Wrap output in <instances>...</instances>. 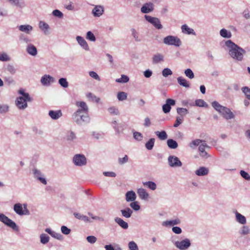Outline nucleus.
I'll return each mask as SVG.
<instances>
[{"label": "nucleus", "mask_w": 250, "mask_h": 250, "mask_svg": "<svg viewBox=\"0 0 250 250\" xmlns=\"http://www.w3.org/2000/svg\"><path fill=\"white\" fill-rule=\"evenodd\" d=\"M128 157L127 156V155H125L123 158H119L118 159V162L120 165H123L126 163L128 161Z\"/></svg>", "instance_id": "13d9d810"}, {"label": "nucleus", "mask_w": 250, "mask_h": 250, "mask_svg": "<svg viewBox=\"0 0 250 250\" xmlns=\"http://www.w3.org/2000/svg\"><path fill=\"white\" fill-rule=\"evenodd\" d=\"M164 42L166 44L179 46L181 44V42L177 37L168 36L164 39Z\"/></svg>", "instance_id": "20e7f679"}, {"label": "nucleus", "mask_w": 250, "mask_h": 250, "mask_svg": "<svg viewBox=\"0 0 250 250\" xmlns=\"http://www.w3.org/2000/svg\"><path fill=\"white\" fill-rule=\"evenodd\" d=\"M19 30L26 33H29L32 30V27L29 25H22L20 26Z\"/></svg>", "instance_id": "a878e982"}, {"label": "nucleus", "mask_w": 250, "mask_h": 250, "mask_svg": "<svg viewBox=\"0 0 250 250\" xmlns=\"http://www.w3.org/2000/svg\"><path fill=\"white\" fill-rule=\"evenodd\" d=\"M108 111L112 115H118L119 113V110L118 108H116L115 107H111L108 109Z\"/></svg>", "instance_id": "09e8293b"}, {"label": "nucleus", "mask_w": 250, "mask_h": 250, "mask_svg": "<svg viewBox=\"0 0 250 250\" xmlns=\"http://www.w3.org/2000/svg\"><path fill=\"white\" fill-rule=\"evenodd\" d=\"M104 9L102 6L96 5L92 10V13L95 17H100L104 12Z\"/></svg>", "instance_id": "f8f14e48"}, {"label": "nucleus", "mask_w": 250, "mask_h": 250, "mask_svg": "<svg viewBox=\"0 0 250 250\" xmlns=\"http://www.w3.org/2000/svg\"><path fill=\"white\" fill-rule=\"evenodd\" d=\"M155 134L161 140H165L167 138V135L165 131H162L161 132L157 131L155 132Z\"/></svg>", "instance_id": "c85d7f7f"}, {"label": "nucleus", "mask_w": 250, "mask_h": 250, "mask_svg": "<svg viewBox=\"0 0 250 250\" xmlns=\"http://www.w3.org/2000/svg\"><path fill=\"white\" fill-rule=\"evenodd\" d=\"M175 104V100L171 99H167L166 100V104L163 105L162 109L163 112L165 113H167L169 112L171 109V105H174Z\"/></svg>", "instance_id": "6e6552de"}, {"label": "nucleus", "mask_w": 250, "mask_h": 250, "mask_svg": "<svg viewBox=\"0 0 250 250\" xmlns=\"http://www.w3.org/2000/svg\"><path fill=\"white\" fill-rule=\"evenodd\" d=\"M19 93L22 96L19 97L17 99L16 104L19 109H23L27 106V102H31L32 99L28 93L24 92L22 90L19 91Z\"/></svg>", "instance_id": "7ed1b4c3"}, {"label": "nucleus", "mask_w": 250, "mask_h": 250, "mask_svg": "<svg viewBox=\"0 0 250 250\" xmlns=\"http://www.w3.org/2000/svg\"><path fill=\"white\" fill-rule=\"evenodd\" d=\"M39 27L41 30L44 31L45 34H46L49 28V26L47 23L43 21H40L39 23Z\"/></svg>", "instance_id": "e433bc0d"}, {"label": "nucleus", "mask_w": 250, "mask_h": 250, "mask_svg": "<svg viewBox=\"0 0 250 250\" xmlns=\"http://www.w3.org/2000/svg\"><path fill=\"white\" fill-rule=\"evenodd\" d=\"M177 112L181 116H183L188 113V110L184 108H178L177 109Z\"/></svg>", "instance_id": "de8ad7c7"}, {"label": "nucleus", "mask_w": 250, "mask_h": 250, "mask_svg": "<svg viewBox=\"0 0 250 250\" xmlns=\"http://www.w3.org/2000/svg\"><path fill=\"white\" fill-rule=\"evenodd\" d=\"M181 29L182 30V32L184 34H188V35L189 34L195 35V32H194L193 29L190 28L186 24L183 25L181 27Z\"/></svg>", "instance_id": "412c9836"}, {"label": "nucleus", "mask_w": 250, "mask_h": 250, "mask_svg": "<svg viewBox=\"0 0 250 250\" xmlns=\"http://www.w3.org/2000/svg\"><path fill=\"white\" fill-rule=\"evenodd\" d=\"M220 35L223 38H229L231 36V34L230 31H228L225 29H222L220 32Z\"/></svg>", "instance_id": "72a5a7b5"}, {"label": "nucleus", "mask_w": 250, "mask_h": 250, "mask_svg": "<svg viewBox=\"0 0 250 250\" xmlns=\"http://www.w3.org/2000/svg\"><path fill=\"white\" fill-rule=\"evenodd\" d=\"M54 81L53 78L49 75H44L41 79V82L43 85L49 84Z\"/></svg>", "instance_id": "f3484780"}, {"label": "nucleus", "mask_w": 250, "mask_h": 250, "mask_svg": "<svg viewBox=\"0 0 250 250\" xmlns=\"http://www.w3.org/2000/svg\"><path fill=\"white\" fill-rule=\"evenodd\" d=\"M177 81L178 83L185 87H189V83L183 77H179L177 78Z\"/></svg>", "instance_id": "5701e85b"}, {"label": "nucleus", "mask_w": 250, "mask_h": 250, "mask_svg": "<svg viewBox=\"0 0 250 250\" xmlns=\"http://www.w3.org/2000/svg\"><path fill=\"white\" fill-rule=\"evenodd\" d=\"M155 142L154 138H151L147 142L146 144V147L148 150H151L154 146Z\"/></svg>", "instance_id": "c9c22d12"}, {"label": "nucleus", "mask_w": 250, "mask_h": 250, "mask_svg": "<svg viewBox=\"0 0 250 250\" xmlns=\"http://www.w3.org/2000/svg\"><path fill=\"white\" fill-rule=\"evenodd\" d=\"M143 13H148L153 10V4L151 2L146 3L141 8Z\"/></svg>", "instance_id": "9b49d317"}, {"label": "nucleus", "mask_w": 250, "mask_h": 250, "mask_svg": "<svg viewBox=\"0 0 250 250\" xmlns=\"http://www.w3.org/2000/svg\"><path fill=\"white\" fill-rule=\"evenodd\" d=\"M9 107L7 105H0V113H4L8 110Z\"/></svg>", "instance_id": "0e129e2a"}, {"label": "nucleus", "mask_w": 250, "mask_h": 250, "mask_svg": "<svg viewBox=\"0 0 250 250\" xmlns=\"http://www.w3.org/2000/svg\"><path fill=\"white\" fill-rule=\"evenodd\" d=\"M27 51L29 54L32 56H35L37 53L36 47L32 44H29L28 45L27 47Z\"/></svg>", "instance_id": "b1692460"}, {"label": "nucleus", "mask_w": 250, "mask_h": 250, "mask_svg": "<svg viewBox=\"0 0 250 250\" xmlns=\"http://www.w3.org/2000/svg\"><path fill=\"white\" fill-rule=\"evenodd\" d=\"M196 105L200 107H204L207 105L206 102L203 100L198 99L195 101Z\"/></svg>", "instance_id": "a18cd8bd"}, {"label": "nucleus", "mask_w": 250, "mask_h": 250, "mask_svg": "<svg viewBox=\"0 0 250 250\" xmlns=\"http://www.w3.org/2000/svg\"><path fill=\"white\" fill-rule=\"evenodd\" d=\"M212 106L218 112L221 113L225 106L220 104L217 102L214 101L212 103Z\"/></svg>", "instance_id": "bb28decb"}, {"label": "nucleus", "mask_w": 250, "mask_h": 250, "mask_svg": "<svg viewBox=\"0 0 250 250\" xmlns=\"http://www.w3.org/2000/svg\"><path fill=\"white\" fill-rule=\"evenodd\" d=\"M128 81V77L125 75H122L121 78L116 80V82L118 83H126Z\"/></svg>", "instance_id": "c03bdc74"}, {"label": "nucleus", "mask_w": 250, "mask_h": 250, "mask_svg": "<svg viewBox=\"0 0 250 250\" xmlns=\"http://www.w3.org/2000/svg\"><path fill=\"white\" fill-rule=\"evenodd\" d=\"M5 224L13 229H18L16 223L9 218Z\"/></svg>", "instance_id": "ea45409f"}, {"label": "nucleus", "mask_w": 250, "mask_h": 250, "mask_svg": "<svg viewBox=\"0 0 250 250\" xmlns=\"http://www.w3.org/2000/svg\"><path fill=\"white\" fill-rule=\"evenodd\" d=\"M77 41H78L79 44L83 47L84 49L88 50V45L86 42L84 40V39L80 36H78L77 37Z\"/></svg>", "instance_id": "6ab92c4d"}, {"label": "nucleus", "mask_w": 250, "mask_h": 250, "mask_svg": "<svg viewBox=\"0 0 250 250\" xmlns=\"http://www.w3.org/2000/svg\"><path fill=\"white\" fill-rule=\"evenodd\" d=\"M240 174L241 176L247 180H250V175L246 171L244 170H241Z\"/></svg>", "instance_id": "6e6d98bb"}, {"label": "nucleus", "mask_w": 250, "mask_h": 250, "mask_svg": "<svg viewBox=\"0 0 250 250\" xmlns=\"http://www.w3.org/2000/svg\"><path fill=\"white\" fill-rule=\"evenodd\" d=\"M89 75L90 77L95 79V80H97L98 81L100 80V78L99 76H98V75L96 72H95L94 71L89 72Z\"/></svg>", "instance_id": "338daca9"}, {"label": "nucleus", "mask_w": 250, "mask_h": 250, "mask_svg": "<svg viewBox=\"0 0 250 250\" xmlns=\"http://www.w3.org/2000/svg\"><path fill=\"white\" fill-rule=\"evenodd\" d=\"M14 210L17 214L19 215H23L25 214V213L24 212V210H23L21 204L20 203L16 204L14 205Z\"/></svg>", "instance_id": "aec40b11"}, {"label": "nucleus", "mask_w": 250, "mask_h": 250, "mask_svg": "<svg viewBox=\"0 0 250 250\" xmlns=\"http://www.w3.org/2000/svg\"><path fill=\"white\" fill-rule=\"evenodd\" d=\"M183 118L182 117H177L173 126L175 127H178L183 122Z\"/></svg>", "instance_id": "5fc2aeb1"}, {"label": "nucleus", "mask_w": 250, "mask_h": 250, "mask_svg": "<svg viewBox=\"0 0 250 250\" xmlns=\"http://www.w3.org/2000/svg\"><path fill=\"white\" fill-rule=\"evenodd\" d=\"M180 220L179 219H176L173 220L167 221L164 222V224L166 226H174L180 224Z\"/></svg>", "instance_id": "f704fd0d"}, {"label": "nucleus", "mask_w": 250, "mask_h": 250, "mask_svg": "<svg viewBox=\"0 0 250 250\" xmlns=\"http://www.w3.org/2000/svg\"><path fill=\"white\" fill-rule=\"evenodd\" d=\"M208 173V169L205 167H200L199 168L195 171V174L198 176H204Z\"/></svg>", "instance_id": "2eb2a0df"}, {"label": "nucleus", "mask_w": 250, "mask_h": 250, "mask_svg": "<svg viewBox=\"0 0 250 250\" xmlns=\"http://www.w3.org/2000/svg\"><path fill=\"white\" fill-rule=\"evenodd\" d=\"M74 215L75 216V217L76 218H77V219H78L79 220H83L85 222H89V219L88 217H87L85 215H83V214H80L79 213L74 212Z\"/></svg>", "instance_id": "c756f323"}, {"label": "nucleus", "mask_w": 250, "mask_h": 250, "mask_svg": "<svg viewBox=\"0 0 250 250\" xmlns=\"http://www.w3.org/2000/svg\"><path fill=\"white\" fill-rule=\"evenodd\" d=\"M169 165L171 167H181L182 165L178 157L175 156H170L168 158Z\"/></svg>", "instance_id": "0eeeda50"}, {"label": "nucleus", "mask_w": 250, "mask_h": 250, "mask_svg": "<svg viewBox=\"0 0 250 250\" xmlns=\"http://www.w3.org/2000/svg\"><path fill=\"white\" fill-rule=\"evenodd\" d=\"M250 230L248 226H244L242 227L241 234L246 235L250 233Z\"/></svg>", "instance_id": "052dcab7"}, {"label": "nucleus", "mask_w": 250, "mask_h": 250, "mask_svg": "<svg viewBox=\"0 0 250 250\" xmlns=\"http://www.w3.org/2000/svg\"><path fill=\"white\" fill-rule=\"evenodd\" d=\"M172 73L171 70L169 68H165L162 71L163 76L166 77L169 75H172Z\"/></svg>", "instance_id": "864d4df0"}, {"label": "nucleus", "mask_w": 250, "mask_h": 250, "mask_svg": "<svg viewBox=\"0 0 250 250\" xmlns=\"http://www.w3.org/2000/svg\"><path fill=\"white\" fill-rule=\"evenodd\" d=\"M73 162L76 165L81 166L86 164V160L83 155L77 154L73 157Z\"/></svg>", "instance_id": "423d86ee"}, {"label": "nucleus", "mask_w": 250, "mask_h": 250, "mask_svg": "<svg viewBox=\"0 0 250 250\" xmlns=\"http://www.w3.org/2000/svg\"><path fill=\"white\" fill-rule=\"evenodd\" d=\"M61 231L62 233L65 235H67L70 233L71 230L65 226H62L61 227Z\"/></svg>", "instance_id": "4d7b16f0"}, {"label": "nucleus", "mask_w": 250, "mask_h": 250, "mask_svg": "<svg viewBox=\"0 0 250 250\" xmlns=\"http://www.w3.org/2000/svg\"><path fill=\"white\" fill-rule=\"evenodd\" d=\"M128 247L130 250H138L137 244L133 241L129 243Z\"/></svg>", "instance_id": "8fccbe9b"}, {"label": "nucleus", "mask_w": 250, "mask_h": 250, "mask_svg": "<svg viewBox=\"0 0 250 250\" xmlns=\"http://www.w3.org/2000/svg\"><path fill=\"white\" fill-rule=\"evenodd\" d=\"M145 18L147 21L151 23L157 29H160L162 28V25L159 19L148 15H145Z\"/></svg>", "instance_id": "39448f33"}, {"label": "nucleus", "mask_w": 250, "mask_h": 250, "mask_svg": "<svg viewBox=\"0 0 250 250\" xmlns=\"http://www.w3.org/2000/svg\"><path fill=\"white\" fill-rule=\"evenodd\" d=\"M185 74L186 76L189 79H193L194 77V73L189 68H188L185 71Z\"/></svg>", "instance_id": "37998d69"}, {"label": "nucleus", "mask_w": 250, "mask_h": 250, "mask_svg": "<svg viewBox=\"0 0 250 250\" xmlns=\"http://www.w3.org/2000/svg\"><path fill=\"white\" fill-rule=\"evenodd\" d=\"M130 206L135 210H138L140 208V206L138 205L137 202H132Z\"/></svg>", "instance_id": "e2e57ef3"}, {"label": "nucleus", "mask_w": 250, "mask_h": 250, "mask_svg": "<svg viewBox=\"0 0 250 250\" xmlns=\"http://www.w3.org/2000/svg\"><path fill=\"white\" fill-rule=\"evenodd\" d=\"M202 143H203L199 146L198 149L200 152V156L203 157H206L208 153L205 151V148L208 147V146L207 145L205 141H203Z\"/></svg>", "instance_id": "ddd939ff"}, {"label": "nucleus", "mask_w": 250, "mask_h": 250, "mask_svg": "<svg viewBox=\"0 0 250 250\" xmlns=\"http://www.w3.org/2000/svg\"><path fill=\"white\" fill-rule=\"evenodd\" d=\"M203 141L200 139H196L192 141L189 145V146L191 148H194L198 146L200 143H202Z\"/></svg>", "instance_id": "a19ab883"}, {"label": "nucleus", "mask_w": 250, "mask_h": 250, "mask_svg": "<svg viewBox=\"0 0 250 250\" xmlns=\"http://www.w3.org/2000/svg\"><path fill=\"white\" fill-rule=\"evenodd\" d=\"M126 200L127 202L134 201L136 198V194L133 191H129L125 194Z\"/></svg>", "instance_id": "a211bd4d"}, {"label": "nucleus", "mask_w": 250, "mask_h": 250, "mask_svg": "<svg viewBox=\"0 0 250 250\" xmlns=\"http://www.w3.org/2000/svg\"><path fill=\"white\" fill-rule=\"evenodd\" d=\"M121 212L124 217L126 218H129L131 216V214L132 213V211L130 208H127L125 209L121 210Z\"/></svg>", "instance_id": "2f4dec72"}, {"label": "nucleus", "mask_w": 250, "mask_h": 250, "mask_svg": "<svg viewBox=\"0 0 250 250\" xmlns=\"http://www.w3.org/2000/svg\"><path fill=\"white\" fill-rule=\"evenodd\" d=\"M137 193L140 198L142 199L146 200L148 197V194L144 188H139L137 190Z\"/></svg>", "instance_id": "dca6fc26"}, {"label": "nucleus", "mask_w": 250, "mask_h": 250, "mask_svg": "<svg viewBox=\"0 0 250 250\" xmlns=\"http://www.w3.org/2000/svg\"><path fill=\"white\" fill-rule=\"evenodd\" d=\"M175 244L178 248L183 250L188 248L190 245V243L188 239H186L180 242L177 241L175 242Z\"/></svg>", "instance_id": "1a4fd4ad"}, {"label": "nucleus", "mask_w": 250, "mask_h": 250, "mask_svg": "<svg viewBox=\"0 0 250 250\" xmlns=\"http://www.w3.org/2000/svg\"><path fill=\"white\" fill-rule=\"evenodd\" d=\"M242 90V91L243 92V93L246 95V97L248 99L250 100V88H249L248 87L245 86V87H243Z\"/></svg>", "instance_id": "49530a36"}, {"label": "nucleus", "mask_w": 250, "mask_h": 250, "mask_svg": "<svg viewBox=\"0 0 250 250\" xmlns=\"http://www.w3.org/2000/svg\"><path fill=\"white\" fill-rule=\"evenodd\" d=\"M41 242L43 244H45L48 242L49 240V236L46 234H42L40 236Z\"/></svg>", "instance_id": "4c0bfd02"}, {"label": "nucleus", "mask_w": 250, "mask_h": 250, "mask_svg": "<svg viewBox=\"0 0 250 250\" xmlns=\"http://www.w3.org/2000/svg\"><path fill=\"white\" fill-rule=\"evenodd\" d=\"M49 115L52 119L57 120L62 116V113L61 110H50L49 112Z\"/></svg>", "instance_id": "4468645a"}, {"label": "nucleus", "mask_w": 250, "mask_h": 250, "mask_svg": "<svg viewBox=\"0 0 250 250\" xmlns=\"http://www.w3.org/2000/svg\"><path fill=\"white\" fill-rule=\"evenodd\" d=\"M87 97L90 98L93 102L98 103L100 101V98L97 97L91 93H89L87 94Z\"/></svg>", "instance_id": "79ce46f5"}, {"label": "nucleus", "mask_w": 250, "mask_h": 250, "mask_svg": "<svg viewBox=\"0 0 250 250\" xmlns=\"http://www.w3.org/2000/svg\"><path fill=\"white\" fill-rule=\"evenodd\" d=\"M53 14L56 17L62 18L63 16L62 13L59 10H55L53 11Z\"/></svg>", "instance_id": "774afa93"}, {"label": "nucleus", "mask_w": 250, "mask_h": 250, "mask_svg": "<svg viewBox=\"0 0 250 250\" xmlns=\"http://www.w3.org/2000/svg\"><path fill=\"white\" fill-rule=\"evenodd\" d=\"M236 219L237 222L241 224H245L246 223V219L244 216L242 215L238 212H236Z\"/></svg>", "instance_id": "393cba45"}, {"label": "nucleus", "mask_w": 250, "mask_h": 250, "mask_svg": "<svg viewBox=\"0 0 250 250\" xmlns=\"http://www.w3.org/2000/svg\"><path fill=\"white\" fill-rule=\"evenodd\" d=\"M167 144L168 147L170 148L175 149L178 147L177 143L172 139L167 140Z\"/></svg>", "instance_id": "7c9ffc66"}, {"label": "nucleus", "mask_w": 250, "mask_h": 250, "mask_svg": "<svg viewBox=\"0 0 250 250\" xmlns=\"http://www.w3.org/2000/svg\"><path fill=\"white\" fill-rule=\"evenodd\" d=\"M115 222L122 228L126 229L128 227V224L120 218L117 217L115 219Z\"/></svg>", "instance_id": "4be33fe9"}, {"label": "nucleus", "mask_w": 250, "mask_h": 250, "mask_svg": "<svg viewBox=\"0 0 250 250\" xmlns=\"http://www.w3.org/2000/svg\"><path fill=\"white\" fill-rule=\"evenodd\" d=\"M76 105L81 108L73 114V119L78 124H81L83 122H88L89 118L88 116V107L84 102H77Z\"/></svg>", "instance_id": "f257e3e1"}, {"label": "nucleus", "mask_w": 250, "mask_h": 250, "mask_svg": "<svg viewBox=\"0 0 250 250\" xmlns=\"http://www.w3.org/2000/svg\"><path fill=\"white\" fill-rule=\"evenodd\" d=\"M221 114L227 120L231 119L234 117V114L230 110L225 106L221 112Z\"/></svg>", "instance_id": "9d476101"}, {"label": "nucleus", "mask_w": 250, "mask_h": 250, "mask_svg": "<svg viewBox=\"0 0 250 250\" xmlns=\"http://www.w3.org/2000/svg\"><path fill=\"white\" fill-rule=\"evenodd\" d=\"M10 60L9 57L6 54L3 53L0 55V61H7Z\"/></svg>", "instance_id": "69168bd1"}, {"label": "nucleus", "mask_w": 250, "mask_h": 250, "mask_svg": "<svg viewBox=\"0 0 250 250\" xmlns=\"http://www.w3.org/2000/svg\"><path fill=\"white\" fill-rule=\"evenodd\" d=\"M87 241L91 244L95 243L97 241V238L94 236H89L86 238Z\"/></svg>", "instance_id": "680f3d73"}, {"label": "nucleus", "mask_w": 250, "mask_h": 250, "mask_svg": "<svg viewBox=\"0 0 250 250\" xmlns=\"http://www.w3.org/2000/svg\"><path fill=\"white\" fill-rule=\"evenodd\" d=\"M143 185L145 187H148L149 188L153 190H155L156 188V184L151 181L144 182Z\"/></svg>", "instance_id": "473e14b6"}, {"label": "nucleus", "mask_w": 250, "mask_h": 250, "mask_svg": "<svg viewBox=\"0 0 250 250\" xmlns=\"http://www.w3.org/2000/svg\"><path fill=\"white\" fill-rule=\"evenodd\" d=\"M59 83L63 87H67L68 86V82L65 78H61L59 81Z\"/></svg>", "instance_id": "3c124183"}, {"label": "nucleus", "mask_w": 250, "mask_h": 250, "mask_svg": "<svg viewBox=\"0 0 250 250\" xmlns=\"http://www.w3.org/2000/svg\"><path fill=\"white\" fill-rule=\"evenodd\" d=\"M133 136H134V138L138 141H141L143 139V135L140 132H134L133 134Z\"/></svg>", "instance_id": "bf43d9fd"}, {"label": "nucleus", "mask_w": 250, "mask_h": 250, "mask_svg": "<svg viewBox=\"0 0 250 250\" xmlns=\"http://www.w3.org/2000/svg\"><path fill=\"white\" fill-rule=\"evenodd\" d=\"M226 45L230 48L229 53L232 58L238 61H241L243 59V54L245 53L244 50L240 48L230 40L227 41L226 42Z\"/></svg>", "instance_id": "f03ea898"}, {"label": "nucleus", "mask_w": 250, "mask_h": 250, "mask_svg": "<svg viewBox=\"0 0 250 250\" xmlns=\"http://www.w3.org/2000/svg\"><path fill=\"white\" fill-rule=\"evenodd\" d=\"M152 60L153 63H157L161 61H163L164 56L162 54H157L153 56Z\"/></svg>", "instance_id": "cd10ccee"}, {"label": "nucleus", "mask_w": 250, "mask_h": 250, "mask_svg": "<svg viewBox=\"0 0 250 250\" xmlns=\"http://www.w3.org/2000/svg\"><path fill=\"white\" fill-rule=\"evenodd\" d=\"M117 98L119 101H124L127 98V94L125 92H119L117 94Z\"/></svg>", "instance_id": "58836bf2"}, {"label": "nucleus", "mask_w": 250, "mask_h": 250, "mask_svg": "<svg viewBox=\"0 0 250 250\" xmlns=\"http://www.w3.org/2000/svg\"><path fill=\"white\" fill-rule=\"evenodd\" d=\"M86 39L93 42H94L96 40L95 36L91 31H88L87 33Z\"/></svg>", "instance_id": "603ef678"}]
</instances>
